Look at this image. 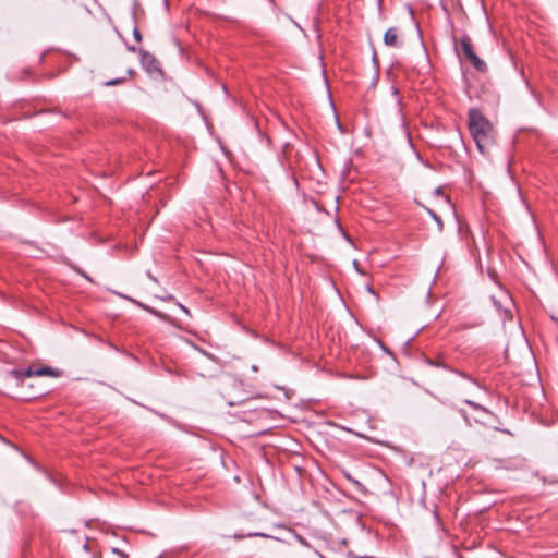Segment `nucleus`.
Here are the masks:
<instances>
[{
	"mask_svg": "<svg viewBox=\"0 0 558 558\" xmlns=\"http://www.w3.org/2000/svg\"><path fill=\"white\" fill-rule=\"evenodd\" d=\"M468 125L478 150L484 153L493 143L494 129L492 123L478 109L472 108L468 113Z\"/></svg>",
	"mask_w": 558,
	"mask_h": 558,
	"instance_id": "f257e3e1",
	"label": "nucleus"
},
{
	"mask_svg": "<svg viewBox=\"0 0 558 558\" xmlns=\"http://www.w3.org/2000/svg\"><path fill=\"white\" fill-rule=\"evenodd\" d=\"M460 48L464 57L471 62V64L480 72L487 70L486 63L480 59L473 50L472 43L469 36H462L460 38Z\"/></svg>",
	"mask_w": 558,
	"mask_h": 558,
	"instance_id": "f03ea898",
	"label": "nucleus"
},
{
	"mask_svg": "<svg viewBox=\"0 0 558 558\" xmlns=\"http://www.w3.org/2000/svg\"><path fill=\"white\" fill-rule=\"evenodd\" d=\"M425 362L430 365V366H436V367H442L445 369H448L457 375H459L460 377L471 381L473 385L477 386L478 388H483L482 385L476 380L474 379L473 377H471L470 375H468L466 373L464 372H461L459 369H456V368H452L450 366H448L447 364L444 363L442 361V356L439 355L438 357L436 359H432L429 356H426L425 357Z\"/></svg>",
	"mask_w": 558,
	"mask_h": 558,
	"instance_id": "7ed1b4c3",
	"label": "nucleus"
},
{
	"mask_svg": "<svg viewBox=\"0 0 558 558\" xmlns=\"http://www.w3.org/2000/svg\"><path fill=\"white\" fill-rule=\"evenodd\" d=\"M140 54H141V63H142V66L149 73H154V72H159L160 69H159V64H158V61L156 60V58L145 51V50H140Z\"/></svg>",
	"mask_w": 558,
	"mask_h": 558,
	"instance_id": "20e7f679",
	"label": "nucleus"
},
{
	"mask_svg": "<svg viewBox=\"0 0 558 558\" xmlns=\"http://www.w3.org/2000/svg\"><path fill=\"white\" fill-rule=\"evenodd\" d=\"M399 29L397 27H390L384 35V43L389 47H400L401 40L399 39Z\"/></svg>",
	"mask_w": 558,
	"mask_h": 558,
	"instance_id": "39448f33",
	"label": "nucleus"
},
{
	"mask_svg": "<svg viewBox=\"0 0 558 558\" xmlns=\"http://www.w3.org/2000/svg\"><path fill=\"white\" fill-rule=\"evenodd\" d=\"M25 374L26 376H58L59 375V371L58 369H53L51 367H38V368H34V367H28L27 369H25Z\"/></svg>",
	"mask_w": 558,
	"mask_h": 558,
	"instance_id": "423d86ee",
	"label": "nucleus"
},
{
	"mask_svg": "<svg viewBox=\"0 0 558 558\" xmlns=\"http://www.w3.org/2000/svg\"><path fill=\"white\" fill-rule=\"evenodd\" d=\"M9 375L20 383L23 381V379L27 377L25 374V371H21V369H12L9 372Z\"/></svg>",
	"mask_w": 558,
	"mask_h": 558,
	"instance_id": "0eeeda50",
	"label": "nucleus"
},
{
	"mask_svg": "<svg viewBox=\"0 0 558 558\" xmlns=\"http://www.w3.org/2000/svg\"><path fill=\"white\" fill-rule=\"evenodd\" d=\"M464 402H465L468 405H470L471 408L475 409V410H481V411L486 412V413L488 412V411L486 410V408H484L483 405H481V404H478V403H476V402H474V401H472V400H468V399H466V400H464Z\"/></svg>",
	"mask_w": 558,
	"mask_h": 558,
	"instance_id": "6e6552de",
	"label": "nucleus"
},
{
	"mask_svg": "<svg viewBox=\"0 0 558 558\" xmlns=\"http://www.w3.org/2000/svg\"><path fill=\"white\" fill-rule=\"evenodd\" d=\"M493 301L497 307L498 311H502L506 318H509L511 316V312L508 308H502L500 303L496 301V299L493 296Z\"/></svg>",
	"mask_w": 558,
	"mask_h": 558,
	"instance_id": "1a4fd4ad",
	"label": "nucleus"
},
{
	"mask_svg": "<svg viewBox=\"0 0 558 558\" xmlns=\"http://www.w3.org/2000/svg\"><path fill=\"white\" fill-rule=\"evenodd\" d=\"M429 215L433 217L434 221L437 222V225L442 228V220L433 211V210H428Z\"/></svg>",
	"mask_w": 558,
	"mask_h": 558,
	"instance_id": "9d476101",
	"label": "nucleus"
},
{
	"mask_svg": "<svg viewBox=\"0 0 558 558\" xmlns=\"http://www.w3.org/2000/svg\"><path fill=\"white\" fill-rule=\"evenodd\" d=\"M133 37L136 41H142V35H141V32L140 29L135 26L134 29H133Z\"/></svg>",
	"mask_w": 558,
	"mask_h": 558,
	"instance_id": "9b49d317",
	"label": "nucleus"
},
{
	"mask_svg": "<svg viewBox=\"0 0 558 558\" xmlns=\"http://www.w3.org/2000/svg\"><path fill=\"white\" fill-rule=\"evenodd\" d=\"M122 82H124V78H117V80L108 81V82L106 83V85H107V86H114V85L120 84V83H122Z\"/></svg>",
	"mask_w": 558,
	"mask_h": 558,
	"instance_id": "f8f14e48",
	"label": "nucleus"
},
{
	"mask_svg": "<svg viewBox=\"0 0 558 558\" xmlns=\"http://www.w3.org/2000/svg\"><path fill=\"white\" fill-rule=\"evenodd\" d=\"M435 194H436V195H438V196H442V197H445L446 202H447L448 204H450V199H449V197H448V196H446V195H444V193H442V191H441V189H440V187H437V189L435 190Z\"/></svg>",
	"mask_w": 558,
	"mask_h": 558,
	"instance_id": "ddd939ff",
	"label": "nucleus"
},
{
	"mask_svg": "<svg viewBox=\"0 0 558 558\" xmlns=\"http://www.w3.org/2000/svg\"><path fill=\"white\" fill-rule=\"evenodd\" d=\"M248 537H253V536H259V537H269L267 534L265 533H250L247 535Z\"/></svg>",
	"mask_w": 558,
	"mask_h": 558,
	"instance_id": "4468645a",
	"label": "nucleus"
},
{
	"mask_svg": "<svg viewBox=\"0 0 558 558\" xmlns=\"http://www.w3.org/2000/svg\"><path fill=\"white\" fill-rule=\"evenodd\" d=\"M366 290H367L371 294H373V295H375V296H377V298H378V295L376 294V292L373 290V288H372L371 286H367V287H366Z\"/></svg>",
	"mask_w": 558,
	"mask_h": 558,
	"instance_id": "2eb2a0df",
	"label": "nucleus"
},
{
	"mask_svg": "<svg viewBox=\"0 0 558 558\" xmlns=\"http://www.w3.org/2000/svg\"><path fill=\"white\" fill-rule=\"evenodd\" d=\"M113 553L118 554L119 556H121L123 558H126V555L119 549H113Z\"/></svg>",
	"mask_w": 558,
	"mask_h": 558,
	"instance_id": "dca6fc26",
	"label": "nucleus"
},
{
	"mask_svg": "<svg viewBox=\"0 0 558 558\" xmlns=\"http://www.w3.org/2000/svg\"><path fill=\"white\" fill-rule=\"evenodd\" d=\"M179 307L184 312L186 313L187 315H190V311L182 304L179 303Z\"/></svg>",
	"mask_w": 558,
	"mask_h": 558,
	"instance_id": "f3484780",
	"label": "nucleus"
},
{
	"mask_svg": "<svg viewBox=\"0 0 558 558\" xmlns=\"http://www.w3.org/2000/svg\"><path fill=\"white\" fill-rule=\"evenodd\" d=\"M148 277H149V279H151L154 282H157V279H156V278H155L150 272H148Z\"/></svg>",
	"mask_w": 558,
	"mask_h": 558,
	"instance_id": "a211bd4d",
	"label": "nucleus"
},
{
	"mask_svg": "<svg viewBox=\"0 0 558 558\" xmlns=\"http://www.w3.org/2000/svg\"><path fill=\"white\" fill-rule=\"evenodd\" d=\"M502 296H504L505 300H507L509 303H511V300H510V298L507 294L504 293Z\"/></svg>",
	"mask_w": 558,
	"mask_h": 558,
	"instance_id": "6ab92c4d",
	"label": "nucleus"
},
{
	"mask_svg": "<svg viewBox=\"0 0 558 558\" xmlns=\"http://www.w3.org/2000/svg\"><path fill=\"white\" fill-rule=\"evenodd\" d=\"M128 49H129L130 51H132V52H135V51H136V48H135V47H131V46H129V47H128Z\"/></svg>",
	"mask_w": 558,
	"mask_h": 558,
	"instance_id": "aec40b11",
	"label": "nucleus"
},
{
	"mask_svg": "<svg viewBox=\"0 0 558 558\" xmlns=\"http://www.w3.org/2000/svg\"><path fill=\"white\" fill-rule=\"evenodd\" d=\"M252 369H253L254 372H257V371H258V368H257V366H256V365H253V366H252Z\"/></svg>",
	"mask_w": 558,
	"mask_h": 558,
	"instance_id": "412c9836",
	"label": "nucleus"
},
{
	"mask_svg": "<svg viewBox=\"0 0 558 558\" xmlns=\"http://www.w3.org/2000/svg\"><path fill=\"white\" fill-rule=\"evenodd\" d=\"M381 1H383V0H378V4H379V5L381 4Z\"/></svg>",
	"mask_w": 558,
	"mask_h": 558,
	"instance_id": "4be33fe9",
	"label": "nucleus"
}]
</instances>
